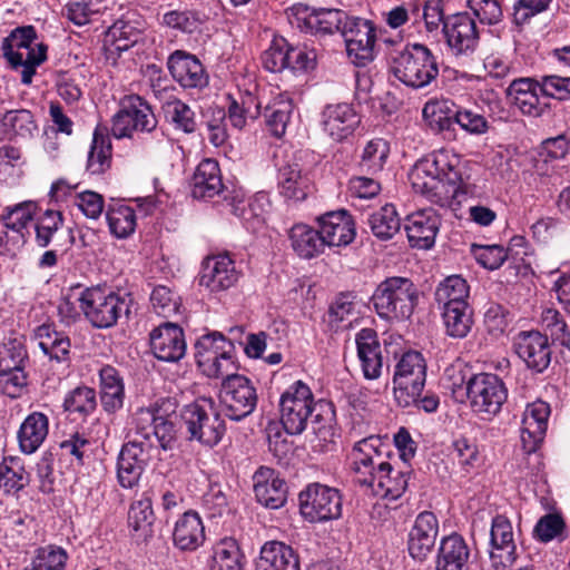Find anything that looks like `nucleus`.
Returning <instances> with one entry per match:
<instances>
[{
  "label": "nucleus",
  "instance_id": "nucleus-1",
  "mask_svg": "<svg viewBox=\"0 0 570 570\" xmlns=\"http://www.w3.org/2000/svg\"><path fill=\"white\" fill-rule=\"evenodd\" d=\"M354 481L373 495L396 500L407 489L411 469L397 461L392 462L389 446L379 436L356 442L351 452Z\"/></svg>",
  "mask_w": 570,
  "mask_h": 570
},
{
  "label": "nucleus",
  "instance_id": "nucleus-2",
  "mask_svg": "<svg viewBox=\"0 0 570 570\" xmlns=\"http://www.w3.org/2000/svg\"><path fill=\"white\" fill-rule=\"evenodd\" d=\"M279 406L281 422L288 434H301L306 429L308 417L316 412L315 423L320 426H314V433L326 443L324 446L334 443L333 404L325 400L314 402L313 393L306 383L296 381L291 384L282 394Z\"/></svg>",
  "mask_w": 570,
  "mask_h": 570
},
{
  "label": "nucleus",
  "instance_id": "nucleus-3",
  "mask_svg": "<svg viewBox=\"0 0 570 570\" xmlns=\"http://www.w3.org/2000/svg\"><path fill=\"white\" fill-rule=\"evenodd\" d=\"M458 164L455 155L444 149L419 160L409 175L413 190L433 204L449 206L458 190Z\"/></svg>",
  "mask_w": 570,
  "mask_h": 570
},
{
  "label": "nucleus",
  "instance_id": "nucleus-4",
  "mask_svg": "<svg viewBox=\"0 0 570 570\" xmlns=\"http://www.w3.org/2000/svg\"><path fill=\"white\" fill-rule=\"evenodd\" d=\"M47 50L32 26L14 28L1 42L4 60L11 69L20 71L23 85L32 82L37 68L47 59Z\"/></svg>",
  "mask_w": 570,
  "mask_h": 570
},
{
  "label": "nucleus",
  "instance_id": "nucleus-5",
  "mask_svg": "<svg viewBox=\"0 0 570 570\" xmlns=\"http://www.w3.org/2000/svg\"><path fill=\"white\" fill-rule=\"evenodd\" d=\"M419 298L420 292L410 278L392 276L376 286L372 303L381 318L405 321L412 316Z\"/></svg>",
  "mask_w": 570,
  "mask_h": 570
},
{
  "label": "nucleus",
  "instance_id": "nucleus-6",
  "mask_svg": "<svg viewBox=\"0 0 570 570\" xmlns=\"http://www.w3.org/2000/svg\"><path fill=\"white\" fill-rule=\"evenodd\" d=\"M198 368L209 379L229 380L237 374L238 365L234 343L219 332L205 334L195 345Z\"/></svg>",
  "mask_w": 570,
  "mask_h": 570
},
{
  "label": "nucleus",
  "instance_id": "nucleus-7",
  "mask_svg": "<svg viewBox=\"0 0 570 570\" xmlns=\"http://www.w3.org/2000/svg\"><path fill=\"white\" fill-rule=\"evenodd\" d=\"M179 416L188 433V440L204 446L217 445L225 434V423L216 412L215 402L210 397L202 396L185 404Z\"/></svg>",
  "mask_w": 570,
  "mask_h": 570
},
{
  "label": "nucleus",
  "instance_id": "nucleus-8",
  "mask_svg": "<svg viewBox=\"0 0 570 570\" xmlns=\"http://www.w3.org/2000/svg\"><path fill=\"white\" fill-rule=\"evenodd\" d=\"M391 71L407 87L420 89L430 85L439 75L432 51L424 45H409L392 57Z\"/></svg>",
  "mask_w": 570,
  "mask_h": 570
},
{
  "label": "nucleus",
  "instance_id": "nucleus-9",
  "mask_svg": "<svg viewBox=\"0 0 570 570\" xmlns=\"http://www.w3.org/2000/svg\"><path fill=\"white\" fill-rule=\"evenodd\" d=\"M76 302L86 320L96 328H109L129 312L125 297L100 286L83 289Z\"/></svg>",
  "mask_w": 570,
  "mask_h": 570
},
{
  "label": "nucleus",
  "instance_id": "nucleus-10",
  "mask_svg": "<svg viewBox=\"0 0 570 570\" xmlns=\"http://www.w3.org/2000/svg\"><path fill=\"white\" fill-rule=\"evenodd\" d=\"M426 381V362L416 351L404 353L397 361L394 375V396L402 406L416 403Z\"/></svg>",
  "mask_w": 570,
  "mask_h": 570
},
{
  "label": "nucleus",
  "instance_id": "nucleus-11",
  "mask_svg": "<svg viewBox=\"0 0 570 570\" xmlns=\"http://www.w3.org/2000/svg\"><path fill=\"white\" fill-rule=\"evenodd\" d=\"M465 392L472 411L487 420L501 411L508 397L503 381L490 373L473 375L466 383Z\"/></svg>",
  "mask_w": 570,
  "mask_h": 570
},
{
  "label": "nucleus",
  "instance_id": "nucleus-12",
  "mask_svg": "<svg viewBox=\"0 0 570 570\" xmlns=\"http://www.w3.org/2000/svg\"><path fill=\"white\" fill-rule=\"evenodd\" d=\"M299 508L309 522L335 520L342 515V497L334 488L313 483L299 493Z\"/></svg>",
  "mask_w": 570,
  "mask_h": 570
},
{
  "label": "nucleus",
  "instance_id": "nucleus-13",
  "mask_svg": "<svg viewBox=\"0 0 570 570\" xmlns=\"http://www.w3.org/2000/svg\"><path fill=\"white\" fill-rule=\"evenodd\" d=\"M289 23L304 32L333 33L341 32L344 22L348 20L346 12L338 9L311 8L296 3L287 10Z\"/></svg>",
  "mask_w": 570,
  "mask_h": 570
},
{
  "label": "nucleus",
  "instance_id": "nucleus-14",
  "mask_svg": "<svg viewBox=\"0 0 570 570\" xmlns=\"http://www.w3.org/2000/svg\"><path fill=\"white\" fill-rule=\"evenodd\" d=\"M27 350L21 340L10 338L0 344V376L4 393L12 399L18 397L27 386Z\"/></svg>",
  "mask_w": 570,
  "mask_h": 570
},
{
  "label": "nucleus",
  "instance_id": "nucleus-15",
  "mask_svg": "<svg viewBox=\"0 0 570 570\" xmlns=\"http://www.w3.org/2000/svg\"><path fill=\"white\" fill-rule=\"evenodd\" d=\"M37 204L26 200L3 208L0 219L3 230L0 235V246L14 255L27 242L28 226L32 222Z\"/></svg>",
  "mask_w": 570,
  "mask_h": 570
},
{
  "label": "nucleus",
  "instance_id": "nucleus-16",
  "mask_svg": "<svg viewBox=\"0 0 570 570\" xmlns=\"http://www.w3.org/2000/svg\"><path fill=\"white\" fill-rule=\"evenodd\" d=\"M344 38L346 52L356 66H365L373 60L375 43V29L371 21L350 17L341 31Z\"/></svg>",
  "mask_w": 570,
  "mask_h": 570
},
{
  "label": "nucleus",
  "instance_id": "nucleus-17",
  "mask_svg": "<svg viewBox=\"0 0 570 570\" xmlns=\"http://www.w3.org/2000/svg\"><path fill=\"white\" fill-rule=\"evenodd\" d=\"M220 397L226 407V415L234 421L249 415L257 404L256 390L250 380L239 374L223 382Z\"/></svg>",
  "mask_w": 570,
  "mask_h": 570
},
{
  "label": "nucleus",
  "instance_id": "nucleus-18",
  "mask_svg": "<svg viewBox=\"0 0 570 570\" xmlns=\"http://www.w3.org/2000/svg\"><path fill=\"white\" fill-rule=\"evenodd\" d=\"M442 31L448 48L455 57L470 56L478 48L479 30L474 19L466 12L446 17Z\"/></svg>",
  "mask_w": 570,
  "mask_h": 570
},
{
  "label": "nucleus",
  "instance_id": "nucleus-19",
  "mask_svg": "<svg viewBox=\"0 0 570 570\" xmlns=\"http://www.w3.org/2000/svg\"><path fill=\"white\" fill-rule=\"evenodd\" d=\"M149 346L157 360L178 362L186 353L184 332L177 324L164 323L150 333Z\"/></svg>",
  "mask_w": 570,
  "mask_h": 570
},
{
  "label": "nucleus",
  "instance_id": "nucleus-20",
  "mask_svg": "<svg viewBox=\"0 0 570 570\" xmlns=\"http://www.w3.org/2000/svg\"><path fill=\"white\" fill-rule=\"evenodd\" d=\"M549 416L550 406L547 402L538 400L527 405L520 430L522 449L527 454L535 452L543 441Z\"/></svg>",
  "mask_w": 570,
  "mask_h": 570
},
{
  "label": "nucleus",
  "instance_id": "nucleus-21",
  "mask_svg": "<svg viewBox=\"0 0 570 570\" xmlns=\"http://www.w3.org/2000/svg\"><path fill=\"white\" fill-rule=\"evenodd\" d=\"M239 278L235 262L227 255L208 257L199 275V285L210 293L226 291L234 286Z\"/></svg>",
  "mask_w": 570,
  "mask_h": 570
},
{
  "label": "nucleus",
  "instance_id": "nucleus-22",
  "mask_svg": "<svg viewBox=\"0 0 570 570\" xmlns=\"http://www.w3.org/2000/svg\"><path fill=\"white\" fill-rule=\"evenodd\" d=\"M441 226V217L433 208L410 214L405 219V232L412 247L429 249L434 245Z\"/></svg>",
  "mask_w": 570,
  "mask_h": 570
},
{
  "label": "nucleus",
  "instance_id": "nucleus-23",
  "mask_svg": "<svg viewBox=\"0 0 570 570\" xmlns=\"http://www.w3.org/2000/svg\"><path fill=\"white\" fill-rule=\"evenodd\" d=\"M322 129L333 141L347 139L360 124L353 106L346 102L327 105L322 111Z\"/></svg>",
  "mask_w": 570,
  "mask_h": 570
},
{
  "label": "nucleus",
  "instance_id": "nucleus-24",
  "mask_svg": "<svg viewBox=\"0 0 570 570\" xmlns=\"http://www.w3.org/2000/svg\"><path fill=\"white\" fill-rule=\"evenodd\" d=\"M515 353L529 368L544 371L550 364V347L548 338L537 331L521 332L513 341Z\"/></svg>",
  "mask_w": 570,
  "mask_h": 570
},
{
  "label": "nucleus",
  "instance_id": "nucleus-25",
  "mask_svg": "<svg viewBox=\"0 0 570 570\" xmlns=\"http://www.w3.org/2000/svg\"><path fill=\"white\" fill-rule=\"evenodd\" d=\"M439 533V521L434 513L421 512L410 530L407 550L413 559L423 561L431 553Z\"/></svg>",
  "mask_w": 570,
  "mask_h": 570
},
{
  "label": "nucleus",
  "instance_id": "nucleus-26",
  "mask_svg": "<svg viewBox=\"0 0 570 570\" xmlns=\"http://www.w3.org/2000/svg\"><path fill=\"white\" fill-rule=\"evenodd\" d=\"M490 558L497 570L511 567L515 561V544L511 522L503 515H497L491 525Z\"/></svg>",
  "mask_w": 570,
  "mask_h": 570
},
{
  "label": "nucleus",
  "instance_id": "nucleus-27",
  "mask_svg": "<svg viewBox=\"0 0 570 570\" xmlns=\"http://www.w3.org/2000/svg\"><path fill=\"white\" fill-rule=\"evenodd\" d=\"M168 69L173 78L184 88H204L208 83V75L202 62L193 55L175 51L168 58Z\"/></svg>",
  "mask_w": 570,
  "mask_h": 570
},
{
  "label": "nucleus",
  "instance_id": "nucleus-28",
  "mask_svg": "<svg viewBox=\"0 0 570 570\" xmlns=\"http://www.w3.org/2000/svg\"><path fill=\"white\" fill-rule=\"evenodd\" d=\"M318 222L324 246H347L355 238L354 220L345 210L327 213Z\"/></svg>",
  "mask_w": 570,
  "mask_h": 570
},
{
  "label": "nucleus",
  "instance_id": "nucleus-29",
  "mask_svg": "<svg viewBox=\"0 0 570 570\" xmlns=\"http://www.w3.org/2000/svg\"><path fill=\"white\" fill-rule=\"evenodd\" d=\"M254 492L257 501L268 508L278 509L286 502V485L278 474L269 468H259L254 476Z\"/></svg>",
  "mask_w": 570,
  "mask_h": 570
},
{
  "label": "nucleus",
  "instance_id": "nucleus-30",
  "mask_svg": "<svg viewBox=\"0 0 570 570\" xmlns=\"http://www.w3.org/2000/svg\"><path fill=\"white\" fill-rule=\"evenodd\" d=\"M355 343L364 377L379 379L382 373L383 357L376 332L373 328H362L355 336Z\"/></svg>",
  "mask_w": 570,
  "mask_h": 570
},
{
  "label": "nucleus",
  "instance_id": "nucleus-31",
  "mask_svg": "<svg viewBox=\"0 0 570 570\" xmlns=\"http://www.w3.org/2000/svg\"><path fill=\"white\" fill-rule=\"evenodd\" d=\"M508 96L523 115L539 117L547 105L541 102V87L539 80L532 78L514 79L507 90Z\"/></svg>",
  "mask_w": 570,
  "mask_h": 570
},
{
  "label": "nucleus",
  "instance_id": "nucleus-32",
  "mask_svg": "<svg viewBox=\"0 0 570 570\" xmlns=\"http://www.w3.org/2000/svg\"><path fill=\"white\" fill-rule=\"evenodd\" d=\"M470 549L458 533L444 537L439 547L435 570H469Z\"/></svg>",
  "mask_w": 570,
  "mask_h": 570
},
{
  "label": "nucleus",
  "instance_id": "nucleus-33",
  "mask_svg": "<svg viewBox=\"0 0 570 570\" xmlns=\"http://www.w3.org/2000/svg\"><path fill=\"white\" fill-rule=\"evenodd\" d=\"M39 348L50 361L63 366L70 364L71 342L68 335L57 332L51 325L42 324L35 331Z\"/></svg>",
  "mask_w": 570,
  "mask_h": 570
},
{
  "label": "nucleus",
  "instance_id": "nucleus-34",
  "mask_svg": "<svg viewBox=\"0 0 570 570\" xmlns=\"http://www.w3.org/2000/svg\"><path fill=\"white\" fill-rule=\"evenodd\" d=\"M49 433V419L42 412H32L22 421L17 432L19 449L24 454L35 453Z\"/></svg>",
  "mask_w": 570,
  "mask_h": 570
},
{
  "label": "nucleus",
  "instance_id": "nucleus-35",
  "mask_svg": "<svg viewBox=\"0 0 570 570\" xmlns=\"http://www.w3.org/2000/svg\"><path fill=\"white\" fill-rule=\"evenodd\" d=\"M219 165L216 160L206 158L197 166L191 179V195L194 198H213L223 190Z\"/></svg>",
  "mask_w": 570,
  "mask_h": 570
},
{
  "label": "nucleus",
  "instance_id": "nucleus-36",
  "mask_svg": "<svg viewBox=\"0 0 570 570\" xmlns=\"http://www.w3.org/2000/svg\"><path fill=\"white\" fill-rule=\"evenodd\" d=\"M174 544L180 550L193 551L205 541V527L198 513L185 512L175 524Z\"/></svg>",
  "mask_w": 570,
  "mask_h": 570
},
{
  "label": "nucleus",
  "instance_id": "nucleus-37",
  "mask_svg": "<svg viewBox=\"0 0 570 570\" xmlns=\"http://www.w3.org/2000/svg\"><path fill=\"white\" fill-rule=\"evenodd\" d=\"M258 570H301L294 550L281 541L266 542L257 562Z\"/></svg>",
  "mask_w": 570,
  "mask_h": 570
},
{
  "label": "nucleus",
  "instance_id": "nucleus-38",
  "mask_svg": "<svg viewBox=\"0 0 570 570\" xmlns=\"http://www.w3.org/2000/svg\"><path fill=\"white\" fill-rule=\"evenodd\" d=\"M142 445L138 442L126 443L118 459V480L121 487L132 489L139 485L142 474Z\"/></svg>",
  "mask_w": 570,
  "mask_h": 570
},
{
  "label": "nucleus",
  "instance_id": "nucleus-39",
  "mask_svg": "<svg viewBox=\"0 0 570 570\" xmlns=\"http://www.w3.org/2000/svg\"><path fill=\"white\" fill-rule=\"evenodd\" d=\"M230 206L233 213L243 220L246 228L256 230L265 223L269 203L264 194H257L249 198L236 195L232 198Z\"/></svg>",
  "mask_w": 570,
  "mask_h": 570
},
{
  "label": "nucleus",
  "instance_id": "nucleus-40",
  "mask_svg": "<svg viewBox=\"0 0 570 570\" xmlns=\"http://www.w3.org/2000/svg\"><path fill=\"white\" fill-rule=\"evenodd\" d=\"M175 411L176 402L170 397L161 399L151 409L153 435L164 450L170 449L175 442L176 430L174 423L169 420L170 414Z\"/></svg>",
  "mask_w": 570,
  "mask_h": 570
},
{
  "label": "nucleus",
  "instance_id": "nucleus-41",
  "mask_svg": "<svg viewBox=\"0 0 570 570\" xmlns=\"http://www.w3.org/2000/svg\"><path fill=\"white\" fill-rule=\"evenodd\" d=\"M278 190L287 200H304L309 189V179L298 164H286L278 171Z\"/></svg>",
  "mask_w": 570,
  "mask_h": 570
},
{
  "label": "nucleus",
  "instance_id": "nucleus-42",
  "mask_svg": "<svg viewBox=\"0 0 570 570\" xmlns=\"http://www.w3.org/2000/svg\"><path fill=\"white\" fill-rule=\"evenodd\" d=\"M142 99L131 95L124 98L120 110L115 115L111 131L116 138L131 137L140 121Z\"/></svg>",
  "mask_w": 570,
  "mask_h": 570
},
{
  "label": "nucleus",
  "instance_id": "nucleus-43",
  "mask_svg": "<svg viewBox=\"0 0 570 570\" xmlns=\"http://www.w3.org/2000/svg\"><path fill=\"white\" fill-rule=\"evenodd\" d=\"M111 165V142L108 130L104 126H97L91 146L88 153L87 170L91 175L104 174Z\"/></svg>",
  "mask_w": 570,
  "mask_h": 570
},
{
  "label": "nucleus",
  "instance_id": "nucleus-44",
  "mask_svg": "<svg viewBox=\"0 0 570 570\" xmlns=\"http://www.w3.org/2000/svg\"><path fill=\"white\" fill-rule=\"evenodd\" d=\"M289 240L293 250L302 258L311 259L324 250L320 229L305 224H296L289 230Z\"/></svg>",
  "mask_w": 570,
  "mask_h": 570
},
{
  "label": "nucleus",
  "instance_id": "nucleus-45",
  "mask_svg": "<svg viewBox=\"0 0 570 570\" xmlns=\"http://www.w3.org/2000/svg\"><path fill=\"white\" fill-rule=\"evenodd\" d=\"M422 116L433 131H449L454 125L455 105L448 99L430 100L424 105Z\"/></svg>",
  "mask_w": 570,
  "mask_h": 570
},
{
  "label": "nucleus",
  "instance_id": "nucleus-46",
  "mask_svg": "<svg viewBox=\"0 0 570 570\" xmlns=\"http://www.w3.org/2000/svg\"><path fill=\"white\" fill-rule=\"evenodd\" d=\"M442 321L445 334L452 338H465L473 326V313L469 305L442 307Z\"/></svg>",
  "mask_w": 570,
  "mask_h": 570
},
{
  "label": "nucleus",
  "instance_id": "nucleus-47",
  "mask_svg": "<svg viewBox=\"0 0 570 570\" xmlns=\"http://www.w3.org/2000/svg\"><path fill=\"white\" fill-rule=\"evenodd\" d=\"M469 285L459 275L446 277L435 291V301L441 307H455L469 305Z\"/></svg>",
  "mask_w": 570,
  "mask_h": 570
},
{
  "label": "nucleus",
  "instance_id": "nucleus-48",
  "mask_svg": "<svg viewBox=\"0 0 570 570\" xmlns=\"http://www.w3.org/2000/svg\"><path fill=\"white\" fill-rule=\"evenodd\" d=\"M368 226L376 238L381 240L393 238L401 228V219L396 208L386 204L373 212L368 217Z\"/></svg>",
  "mask_w": 570,
  "mask_h": 570
},
{
  "label": "nucleus",
  "instance_id": "nucleus-49",
  "mask_svg": "<svg viewBox=\"0 0 570 570\" xmlns=\"http://www.w3.org/2000/svg\"><path fill=\"white\" fill-rule=\"evenodd\" d=\"M29 473L17 456H8L0 463V489L6 493H17L29 484Z\"/></svg>",
  "mask_w": 570,
  "mask_h": 570
},
{
  "label": "nucleus",
  "instance_id": "nucleus-50",
  "mask_svg": "<svg viewBox=\"0 0 570 570\" xmlns=\"http://www.w3.org/2000/svg\"><path fill=\"white\" fill-rule=\"evenodd\" d=\"M390 147L386 140L375 138L370 140L363 148L358 168L361 173L376 175L381 173L386 164Z\"/></svg>",
  "mask_w": 570,
  "mask_h": 570
},
{
  "label": "nucleus",
  "instance_id": "nucleus-51",
  "mask_svg": "<svg viewBox=\"0 0 570 570\" xmlns=\"http://www.w3.org/2000/svg\"><path fill=\"white\" fill-rule=\"evenodd\" d=\"M67 551L56 544L38 548L31 561L22 570H65L68 561Z\"/></svg>",
  "mask_w": 570,
  "mask_h": 570
},
{
  "label": "nucleus",
  "instance_id": "nucleus-52",
  "mask_svg": "<svg viewBox=\"0 0 570 570\" xmlns=\"http://www.w3.org/2000/svg\"><path fill=\"white\" fill-rule=\"evenodd\" d=\"M210 570H243V554L235 540L226 538L215 546Z\"/></svg>",
  "mask_w": 570,
  "mask_h": 570
},
{
  "label": "nucleus",
  "instance_id": "nucleus-53",
  "mask_svg": "<svg viewBox=\"0 0 570 570\" xmlns=\"http://www.w3.org/2000/svg\"><path fill=\"white\" fill-rule=\"evenodd\" d=\"M292 110V102L282 95L265 107L266 126L273 136L281 138L285 134Z\"/></svg>",
  "mask_w": 570,
  "mask_h": 570
},
{
  "label": "nucleus",
  "instance_id": "nucleus-54",
  "mask_svg": "<svg viewBox=\"0 0 570 570\" xmlns=\"http://www.w3.org/2000/svg\"><path fill=\"white\" fill-rule=\"evenodd\" d=\"M63 225L62 214L58 210L47 209L35 220V242L39 247H47L53 236Z\"/></svg>",
  "mask_w": 570,
  "mask_h": 570
},
{
  "label": "nucleus",
  "instance_id": "nucleus-55",
  "mask_svg": "<svg viewBox=\"0 0 570 570\" xmlns=\"http://www.w3.org/2000/svg\"><path fill=\"white\" fill-rule=\"evenodd\" d=\"M161 110L165 117L175 125L177 129L190 134L196 129L195 112L188 105L177 99H171L167 105H163Z\"/></svg>",
  "mask_w": 570,
  "mask_h": 570
},
{
  "label": "nucleus",
  "instance_id": "nucleus-56",
  "mask_svg": "<svg viewBox=\"0 0 570 570\" xmlns=\"http://www.w3.org/2000/svg\"><path fill=\"white\" fill-rule=\"evenodd\" d=\"M107 220L110 232L119 238L129 236L136 228L135 212L131 207L126 205L109 208L107 212Z\"/></svg>",
  "mask_w": 570,
  "mask_h": 570
},
{
  "label": "nucleus",
  "instance_id": "nucleus-57",
  "mask_svg": "<svg viewBox=\"0 0 570 570\" xmlns=\"http://www.w3.org/2000/svg\"><path fill=\"white\" fill-rule=\"evenodd\" d=\"M96 393L87 386H79L67 394L63 406L69 413L88 415L96 409Z\"/></svg>",
  "mask_w": 570,
  "mask_h": 570
},
{
  "label": "nucleus",
  "instance_id": "nucleus-58",
  "mask_svg": "<svg viewBox=\"0 0 570 570\" xmlns=\"http://www.w3.org/2000/svg\"><path fill=\"white\" fill-rule=\"evenodd\" d=\"M261 104L257 99L247 94L242 98V102L233 100L228 107V120L233 127L242 129L246 125L247 118H256L259 115Z\"/></svg>",
  "mask_w": 570,
  "mask_h": 570
},
{
  "label": "nucleus",
  "instance_id": "nucleus-59",
  "mask_svg": "<svg viewBox=\"0 0 570 570\" xmlns=\"http://www.w3.org/2000/svg\"><path fill=\"white\" fill-rule=\"evenodd\" d=\"M0 121L7 131L23 137L31 135L37 128L32 114L27 109L9 110Z\"/></svg>",
  "mask_w": 570,
  "mask_h": 570
},
{
  "label": "nucleus",
  "instance_id": "nucleus-60",
  "mask_svg": "<svg viewBox=\"0 0 570 570\" xmlns=\"http://www.w3.org/2000/svg\"><path fill=\"white\" fill-rule=\"evenodd\" d=\"M288 42L279 37L274 38L262 56L264 68L271 72H281L288 67Z\"/></svg>",
  "mask_w": 570,
  "mask_h": 570
},
{
  "label": "nucleus",
  "instance_id": "nucleus-61",
  "mask_svg": "<svg viewBox=\"0 0 570 570\" xmlns=\"http://www.w3.org/2000/svg\"><path fill=\"white\" fill-rule=\"evenodd\" d=\"M511 322L509 312L500 304L491 303L484 313V327L493 337L502 336Z\"/></svg>",
  "mask_w": 570,
  "mask_h": 570
},
{
  "label": "nucleus",
  "instance_id": "nucleus-62",
  "mask_svg": "<svg viewBox=\"0 0 570 570\" xmlns=\"http://www.w3.org/2000/svg\"><path fill=\"white\" fill-rule=\"evenodd\" d=\"M454 124L471 135H482L488 131L489 122L485 117L472 109L455 108Z\"/></svg>",
  "mask_w": 570,
  "mask_h": 570
},
{
  "label": "nucleus",
  "instance_id": "nucleus-63",
  "mask_svg": "<svg viewBox=\"0 0 570 570\" xmlns=\"http://www.w3.org/2000/svg\"><path fill=\"white\" fill-rule=\"evenodd\" d=\"M73 204L89 219H98L105 207L104 197L92 190L77 194Z\"/></svg>",
  "mask_w": 570,
  "mask_h": 570
},
{
  "label": "nucleus",
  "instance_id": "nucleus-64",
  "mask_svg": "<svg viewBox=\"0 0 570 570\" xmlns=\"http://www.w3.org/2000/svg\"><path fill=\"white\" fill-rule=\"evenodd\" d=\"M541 95L558 100L570 99V77L549 75L539 81Z\"/></svg>",
  "mask_w": 570,
  "mask_h": 570
}]
</instances>
